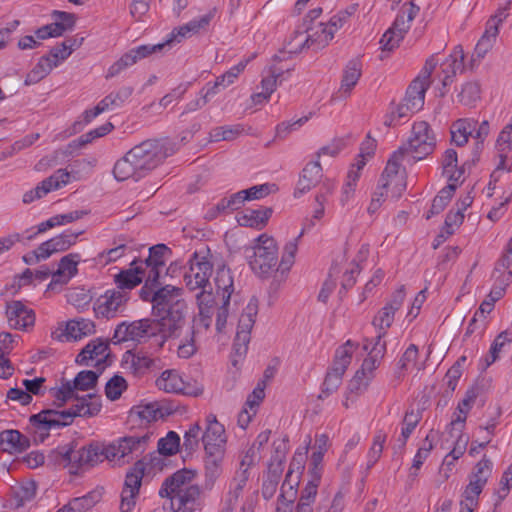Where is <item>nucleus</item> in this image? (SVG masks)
I'll return each instance as SVG.
<instances>
[{
    "label": "nucleus",
    "instance_id": "de8ad7c7",
    "mask_svg": "<svg viewBox=\"0 0 512 512\" xmlns=\"http://www.w3.org/2000/svg\"><path fill=\"white\" fill-rule=\"evenodd\" d=\"M447 431L452 438H456V442L453 449L444 459L445 464L451 465L454 460H457L464 454L467 447V443L469 441V437L464 435L462 432L451 431V429H447Z\"/></svg>",
    "mask_w": 512,
    "mask_h": 512
},
{
    "label": "nucleus",
    "instance_id": "4be33fe9",
    "mask_svg": "<svg viewBox=\"0 0 512 512\" xmlns=\"http://www.w3.org/2000/svg\"><path fill=\"white\" fill-rule=\"evenodd\" d=\"M80 256L77 253H70L61 258L58 269L52 274V281L49 286L53 284H66L68 281L77 274V265Z\"/></svg>",
    "mask_w": 512,
    "mask_h": 512
},
{
    "label": "nucleus",
    "instance_id": "6e6d98bb",
    "mask_svg": "<svg viewBox=\"0 0 512 512\" xmlns=\"http://www.w3.org/2000/svg\"><path fill=\"white\" fill-rule=\"evenodd\" d=\"M387 435L383 431H378L374 435L372 446L367 455V469H371L380 459Z\"/></svg>",
    "mask_w": 512,
    "mask_h": 512
},
{
    "label": "nucleus",
    "instance_id": "39448f33",
    "mask_svg": "<svg viewBox=\"0 0 512 512\" xmlns=\"http://www.w3.org/2000/svg\"><path fill=\"white\" fill-rule=\"evenodd\" d=\"M189 268L184 273V282L190 291L203 287L210 288V277L213 271V255L208 247L196 250L190 257Z\"/></svg>",
    "mask_w": 512,
    "mask_h": 512
},
{
    "label": "nucleus",
    "instance_id": "338daca9",
    "mask_svg": "<svg viewBox=\"0 0 512 512\" xmlns=\"http://www.w3.org/2000/svg\"><path fill=\"white\" fill-rule=\"evenodd\" d=\"M265 381L257 384L254 390L248 395L244 407L256 414L257 408L265 397Z\"/></svg>",
    "mask_w": 512,
    "mask_h": 512
},
{
    "label": "nucleus",
    "instance_id": "a19ab883",
    "mask_svg": "<svg viewBox=\"0 0 512 512\" xmlns=\"http://www.w3.org/2000/svg\"><path fill=\"white\" fill-rule=\"evenodd\" d=\"M94 331V322L85 318L71 320L66 325L67 336L74 340L81 339L84 336L90 335L94 333Z\"/></svg>",
    "mask_w": 512,
    "mask_h": 512
},
{
    "label": "nucleus",
    "instance_id": "f3484780",
    "mask_svg": "<svg viewBox=\"0 0 512 512\" xmlns=\"http://www.w3.org/2000/svg\"><path fill=\"white\" fill-rule=\"evenodd\" d=\"M477 397V388L472 387L465 392L464 398L458 403L456 411L453 413L451 422L447 425V429L463 432L467 415L475 404Z\"/></svg>",
    "mask_w": 512,
    "mask_h": 512
},
{
    "label": "nucleus",
    "instance_id": "aec40b11",
    "mask_svg": "<svg viewBox=\"0 0 512 512\" xmlns=\"http://www.w3.org/2000/svg\"><path fill=\"white\" fill-rule=\"evenodd\" d=\"M109 343L101 338L91 340L77 355L76 363L90 365V361L96 360V366L100 365L108 355Z\"/></svg>",
    "mask_w": 512,
    "mask_h": 512
},
{
    "label": "nucleus",
    "instance_id": "49530a36",
    "mask_svg": "<svg viewBox=\"0 0 512 512\" xmlns=\"http://www.w3.org/2000/svg\"><path fill=\"white\" fill-rule=\"evenodd\" d=\"M203 429L198 422L190 425L183 436L182 448L188 454L195 452L199 448Z\"/></svg>",
    "mask_w": 512,
    "mask_h": 512
},
{
    "label": "nucleus",
    "instance_id": "5fc2aeb1",
    "mask_svg": "<svg viewBox=\"0 0 512 512\" xmlns=\"http://www.w3.org/2000/svg\"><path fill=\"white\" fill-rule=\"evenodd\" d=\"M83 233V231L79 232H69L66 231L64 233H61L51 239L49 241L51 242V245L54 249V252H63L68 250L72 245H74L77 241V238Z\"/></svg>",
    "mask_w": 512,
    "mask_h": 512
},
{
    "label": "nucleus",
    "instance_id": "0eeeda50",
    "mask_svg": "<svg viewBox=\"0 0 512 512\" xmlns=\"http://www.w3.org/2000/svg\"><path fill=\"white\" fill-rule=\"evenodd\" d=\"M436 146V138L430 125L426 121L415 122L408 141L400 146L411 154L414 160H422L430 155Z\"/></svg>",
    "mask_w": 512,
    "mask_h": 512
},
{
    "label": "nucleus",
    "instance_id": "5701e85b",
    "mask_svg": "<svg viewBox=\"0 0 512 512\" xmlns=\"http://www.w3.org/2000/svg\"><path fill=\"white\" fill-rule=\"evenodd\" d=\"M442 71L445 76L442 80L443 88L451 85L457 72L464 70V52L461 46H456L449 57L442 63Z\"/></svg>",
    "mask_w": 512,
    "mask_h": 512
},
{
    "label": "nucleus",
    "instance_id": "e433bc0d",
    "mask_svg": "<svg viewBox=\"0 0 512 512\" xmlns=\"http://www.w3.org/2000/svg\"><path fill=\"white\" fill-rule=\"evenodd\" d=\"M498 34L499 30L494 23L487 22L486 29L476 44L474 55L480 59L484 58L496 43Z\"/></svg>",
    "mask_w": 512,
    "mask_h": 512
},
{
    "label": "nucleus",
    "instance_id": "c03bdc74",
    "mask_svg": "<svg viewBox=\"0 0 512 512\" xmlns=\"http://www.w3.org/2000/svg\"><path fill=\"white\" fill-rule=\"evenodd\" d=\"M166 254H171V250L165 244H157L149 248V255L145 260H139L142 266H154L164 268L166 264Z\"/></svg>",
    "mask_w": 512,
    "mask_h": 512
},
{
    "label": "nucleus",
    "instance_id": "cd10ccee",
    "mask_svg": "<svg viewBox=\"0 0 512 512\" xmlns=\"http://www.w3.org/2000/svg\"><path fill=\"white\" fill-rule=\"evenodd\" d=\"M225 453H207L205 454V481L204 487L206 489H212L216 480L222 473V463L224 460Z\"/></svg>",
    "mask_w": 512,
    "mask_h": 512
},
{
    "label": "nucleus",
    "instance_id": "20e7f679",
    "mask_svg": "<svg viewBox=\"0 0 512 512\" xmlns=\"http://www.w3.org/2000/svg\"><path fill=\"white\" fill-rule=\"evenodd\" d=\"M106 451L108 445L100 443H91L78 450L64 446L53 450L49 459L56 465L68 468L70 474L77 475L81 470L94 467L104 460L111 462Z\"/></svg>",
    "mask_w": 512,
    "mask_h": 512
},
{
    "label": "nucleus",
    "instance_id": "6e6552de",
    "mask_svg": "<svg viewBox=\"0 0 512 512\" xmlns=\"http://www.w3.org/2000/svg\"><path fill=\"white\" fill-rule=\"evenodd\" d=\"M254 247V255L250 260L251 268L262 276L269 275L278 269V248L275 240L266 234L260 235Z\"/></svg>",
    "mask_w": 512,
    "mask_h": 512
},
{
    "label": "nucleus",
    "instance_id": "b1692460",
    "mask_svg": "<svg viewBox=\"0 0 512 512\" xmlns=\"http://www.w3.org/2000/svg\"><path fill=\"white\" fill-rule=\"evenodd\" d=\"M214 282L217 295L221 296L225 305H230V299L234 292V279L231 270L224 264L218 266Z\"/></svg>",
    "mask_w": 512,
    "mask_h": 512
},
{
    "label": "nucleus",
    "instance_id": "72a5a7b5",
    "mask_svg": "<svg viewBox=\"0 0 512 512\" xmlns=\"http://www.w3.org/2000/svg\"><path fill=\"white\" fill-rule=\"evenodd\" d=\"M356 347L357 344L351 340H347L340 346L335 352L333 365L329 371L343 377L347 367L351 363L352 355Z\"/></svg>",
    "mask_w": 512,
    "mask_h": 512
},
{
    "label": "nucleus",
    "instance_id": "bb28decb",
    "mask_svg": "<svg viewBox=\"0 0 512 512\" xmlns=\"http://www.w3.org/2000/svg\"><path fill=\"white\" fill-rule=\"evenodd\" d=\"M305 32L307 33L304 44L310 47L316 45L317 48H323L328 45L334 37V30L322 22L315 26L306 25Z\"/></svg>",
    "mask_w": 512,
    "mask_h": 512
},
{
    "label": "nucleus",
    "instance_id": "052dcab7",
    "mask_svg": "<svg viewBox=\"0 0 512 512\" xmlns=\"http://www.w3.org/2000/svg\"><path fill=\"white\" fill-rule=\"evenodd\" d=\"M500 269V272H497L496 274L493 273V277L496 278V283H498V285L494 286V288L491 290L489 294L491 302L493 303L503 296L505 286L508 285L509 281L512 278L511 271H507V269H502L501 267Z\"/></svg>",
    "mask_w": 512,
    "mask_h": 512
},
{
    "label": "nucleus",
    "instance_id": "58836bf2",
    "mask_svg": "<svg viewBox=\"0 0 512 512\" xmlns=\"http://www.w3.org/2000/svg\"><path fill=\"white\" fill-rule=\"evenodd\" d=\"M293 465H294V463L292 462L289 466V469L285 476V480L282 483L281 493L279 496L280 500H282L283 502H287V503L294 502L296 495H297L296 487L299 484V476H298V474L294 475Z\"/></svg>",
    "mask_w": 512,
    "mask_h": 512
},
{
    "label": "nucleus",
    "instance_id": "8fccbe9b",
    "mask_svg": "<svg viewBox=\"0 0 512 512\" xmlns=\"http://www.w3.org/2000/svg\"><path fill=\"white\" fill-rule=\"evenodd\" d=\"M257 311V300L251 299L239 319L237 332H246L248 336H250L251 329L255 323Z\"/></svg>",
    "mask_w": 512,
    "mask_h": 512
},
{
    "label": "nucleus",
    "instance_id": "6ab92c4d",
    "mask_svg": "<svg viewBox=\"0 0 512 512\" xmlns=\"http://www.w3.org/2000/svg\"><path fill=\"white\" fill-rule=\"evenodd\" d=\"M322 176V167L318 160L307 163L300 174L294 196L300 197L309 192L320 182Z\"/></svg>",
    "mask_w": 512,
    "mask_h": 512
},
{
    "label": "nucleus",
    "instance_id": "774afa93",
    "mask_svg": "<svg viewBox=\"0 0 512 512\" xmlns=\"http://www.w3.org/2000/svg\"><path fill=\"white\" fill-rule=\"evenodd\" d=\"M402 37H399L398 34H395L392 30L388 29L381 37L379 44L380 48L382 50V53L380 55V59L383 60L386 55L384 53L391 52L395 48L399 46L400 41L402 40Z\"/></svg>",
    "mask_w": 512,
    "mask_h": 512
},
{
    "label": "nucleus",
    "instance_id": "0e129e2a",
    "mask_svg": "<svg viewBox=\"0 0 512 512\" xmlns=\"http://www.w3.org/2000/svg\"><path fill=\"white\" fill-rule=\"evenodd\" d=\"M137 61V56H135L133 50H129L108 69L107 78L116 76L122 70L137 63Z\"/></svg>",
    "mask_w": 512,
    "mask_h": 512
},
{
    "label": "nucleus",
    "instance_id": "a878e982",
    "mask_svg": "<svg viewBox=\"0 0 512 512\" xmlns=\"http://www.w3.org/2000/svg\"><path fill=\"white\" fill-rule=\"evenodd\" d=\"M272 212V208L268 207L260 209H246L238 216L237 221L239 225L244 227L262 229L266 226Z\"/></svg>",
    "mask_w": 512,
    "mask_h": 512
},
{
    "label": "nucleus",
    "instance_id": "412c9836",
    "mask_svg": "<svg viewBox=\"0 0 512 512\" xmlns=\"http://www.w3.org/2000/svg\"><path fill=\"white\" fill-rule=\"evenodd\" d=\"M145 270L139 261L134 260L129 269L122 270L115 276L117 288L121 291L131 290L144 279Z\"/></svg>",
    "mask_w": 512,
    "mask_h": 512
},
{
    "label": "nucleus",
    "instance_id": "c85d7f7f",
    "mask_svg": "<svg viewBox=\"0 0 512 512\" xmlns=\"http://www.w3.org/2000/svg\"><path fill=\"white\" fill-rule=\"evenodd\" d=\"M212 19L211 14H206L198 19H193L190 22L186 23L185 25L179 27L178 29H175L170 37L164 42L167 43V45H170L171 43L177 41L180 42L181 39L186 38L188 35L195 34L199 32L201 29H204L207 27Z\"/></svg>",
    "mask_w": 512,
    "mask_h": 512
},
{
    "label": "nucleus",
    "instance_id": "4468645a",
    "mask_svg": "<svg viewBox=\"0 0 512 512\" xmlns=\"http://www.w3.org/2000/svg\"><path fill=\"white\" fill-rule=\"evenodd\" d=\"M5 315L12 329L26 330L35 323L34 311L19 300L6 302Z\"/></svg>",
    "mask_w": 512,
    "mask_h": 512
},
{
    "label": "nucleus",
    "instance_id": "e2e57ef3",
    "mask_svg": "<svg viewBox=\"0 0 512 512\" xmlns=\"http://www.w3.org/2000/svg\"><path fill=\"white\" fill-rule=\"evenodd\" d=\"M127 388L126 380L120 375H114L105 386V394L108 399L117 400Z\"/></svg>",
    "mask_w": 512,
    "mask_h": 512
},
{
    "label": "nucleus",
    "instance_id": "ea45409f",
    "mask_svg": "<svg viewBox=\"0 0 512 512\" xmlns=\"http://www.w3.org/2000/svg\"><path fill=\"white\" fill-rule=\"evenodd\" d=\"M184 379L181 375L172 370H166L162 372L161 376L156 380V385L160 390H163L168 393H177L182 388V383Z\"/></svg>",
    "mask_w": 512,
    "mask_h": 512
},
{
    "label": "nucleus",
    "instance_id": "3c124183",
    "mask_svg": "<svg viewBox=\"0 0 512 512\" xmlns=\"http://www.w3.org/2000/svg\"><path fill=\"white\" fill-rule=\"evenodd\" d=\"M132 92L133 89L131 87H122L118 91L111 92L104 97L99 102V105L103 107L104 112L111 107H119L132 95Z\"/></svg>",
    "mask_w": 512,
    "mask_h": 512
},
{
    "label": "nucleus",
    "instance_id": "79ce46f5",
    "mask_svg": "<svg viewBox=\"0 0 512 512\" xmlns=\"http://www.w3.org/2000/svg\"><path fill=\"white\" fill-rule=\"evenodd\" d=\"M127 353L129 356L126 358L125 362L126 364H129V369H131L132 373L136 376L145 374L155 364V359L143 354L142 352L135 354L130 352Z\"/></svg>",
    "mask_w": 512,
    "mask_h": 512
},
{
    "label": "nucleus",
    "instance_id": "1a4fd4ad",
    "mask_svg": "<svg viewBox=\"0 0 512 512\" xmlns=\"http://www.w3.org/2000/svg\"><path fill=\"white\" fill-rule=\"evenodd\" d=\"M151 338L157 341L154 318H143L132 322L124 321L117 325L113 335L115 343L127 341L146 343Z\"/></svg>",
    "mask_w": 512,
    "mask_h": 512
},
{
    "label": "nucleus",
    "instance_id": "423d86ee",
    "mask_svg": "<svg viewBox=\"0 0 512 512\" xmlns=\"http://www.w3.org/2000/svg\"><path fill=\"white\" fill-rule=\"evenodd\" d=\"M149 440L150 436L148 434L142 436L130 435L109 444L107 452L110 455L111 462L122 465L140 457L147 449Z\"/></svg>",
    "mask_w": 512,
    "mask_h": 512
},
{
    "label": "nucleus",
    "instance_id": "f257e3e1",
    "mask_svg": "<svg viewBox=\"0 0 512 512\" xmlns=\"http://www.w3.org/2000/svg\"><path fill=\"white\" fill-rule=\"evenodd\" d=\"M100 373L91 370L80 371L73 381H65L60 387L50 390L51 396L55 399L54 405L57 407H62L72 399L77 402L69 409H44L30 416V424L34 427L35 433L39 434L41 441L48 437L49 431L71 425L76 417H93L100 412L102 403L99 396L87 394L79 397L76 393L93 389Z\"/></svg>",
    "mask_w": 512,
    "mask_h": 512
},
{
    "label": "nucleus",
    "instance_id": "680f3d73",
    "mask_svg": "<svg viewBox=\"0 0 512 512\" xmlns=\"http://www.w3.org/2000/svg\"><path fill=\"white\" fill-rule=\"evenodd\" d=\"M420 419L421 415L419 412L414 411L413 409L406 412L405 417L403 419L404 427L402 428L401 432L402 438L399 439V441H401L400 448H403L405 446L407 439L418 425Z\"/></svg>",
    "mask_w": 512,
    "mask_h": 512
},
{
    "label": "nucleus",
    "instance_id": "4c0bfd02",
    "mask_svg": "<svg viewBox=\"0 0 512 512\" xmlns=\"http://www.w3.org/2000/svg\"><path fill=\"white\" fill-rule=\"evenodd\" d=\"M457 152L454 149H447L443 156V173L450 182L456 183L464 173L463 167H458Z\"/></svg>",
    "mask_w": 512,
    "mask_h": 512
},
{
    "label": "nucleus",
    "instance_id": "2eb2a0df",
    "mask_svg": "<svg viewBox=\"0 0 512 512\" xmlns=\"http://www.w3.org/2000/svg\"><path fill=\"white\" fill-rule=\"evenodd\" d=\"M70 174L65 169H58L54 174L41 181L34 189L23 195V202L29 204L40 199L52 190H57L69 182Z\"/></svg>",
    "mask_w": 512,
    "mask_h": 512
},
{
    "label": "nucleus",
    "instance_id": "7ed1b4c3",
    "mask_svg": "<svg viewBox=\"0 0 512 512\" xmlns=\"http://www.w3.org/2000/svg\"><path fill=\"white\" fill-rule=\"evenodd\" d=\"M177 146L170 140H145L130 149L113 168L116 180L130 178L138 181L155 169L165 158L173 155Z\"/></svg>",
    "mask_w": 512,
    "mask_h": 512
},
{
    "label": "nucleus",
    "instance_id": "c756f323",
    "mask_svg": "<svg viewBox=\"0 0 512 512\" xmlns=\"http://www.w3.org/2000/svg\"><path fill=\"white\" fill-rule=\"evenodd\" d=\"M113 128L114 125L111 122H106L103 125L81 135L78 139L73 140L67 145L62 153L66 156L72 155L74 150L80 149L83 146L91 143L93 140L107 135L113 130Z\"/></svg>",
    "mask_w": 512,
    "mask_h": 512
},
{
    "label": "nucleus",
    "instance_id": "f8f14e48",
    "mask_svg": "<svg viewBox=\"0 0 512 512\" xmlns=\"http://www.w3.org/2000/svg\"><path fill=\"white\" fill-rule=\"evenodd\" d=\"M144 476V465L141 461L134 464L133 468L126 474L124 487L121 492V512H132L136 500L139 495V490L142 485Z\"/></svg>",
    "mask_w": 512,
    "mask_h": 512
},
{
    "label": "nucleus",
    "instance_id": "bf43d9fd",
    "mask_svg": "<svg viewBox=\"0 0 512 512\" xmlns=\"http://www.w3.org/2000/svg\"><path fill=\"white\" fill-rule=\"evenodd\" d=\"M317 484L308 482L301 493L300 500L296 507V512H312V503L318 489Z\"/></svg>",
    "mask_w": 512,
    "mask_h": 512
},
{
    "label": "nucleus",
    "instance_id": "9d476101",
    "mask_svg": "<svg viewBox=\"0 0 512 512\" xmlns=\"http://www.w3.org/2000/svg\"><path fill=\"white\" fill-rule=\"evenodd\" d=\"M201 442L207 453H225L227 436L224 426L217 420L215 414L205 417V428L201 436Z\"/></svg>",
    "mask_w": 512,
    "mask_h": 512
},
{
    "label": "nucleus",
    "instance_id": "13d9d810",
    "mask_svg": "<svg viewBox=\"0 0 512 512\" xmlns=\"http://www.w3.org/2000/svg\"><path fill=\"white\" fill-rule=\"evenodd\" d=\"M179 447L180 437L174 431L168 432L166 437L161 438L158 441V451L160 454L165 456L174 455L179 451Z\"/></svg>",
    "mask_w": 512,
    "mask_h": 512
},
{
    "label": "nucleus",
    "instance_id": "393cba45",
    "mask_svg": "<svg viewBox=\"0 0 512 512\" xmlns=\"http://www.w3.org/2000/svg\"><path fill=\"white\" fill-rule=\"evenodd\" d=\"M0 446L9 453H21L30 446V441L17 430H5L0 433Z\"/></svg>",
    "mask_w": 512,
    "mask_h": 512
},
{
    "label": "nucleus",
    "instance_id": "ddd939ff",
    "mask_svg": "<svg viewBox=\"0 0 512 512\" xmlns=\"http://www.w3.org/2000/svg\"><path fill=\"white\" fill-rule=\"evenodd\" d=\"M195 477L196 473L193 470H178L164 480L159 490V495L162 498L170 499L176 494L196 486L197 484L194 483Z\"/></svg>",
    "mask_w": 512,
    "mask_h": 512
},
{
    "label": "nucleus",
    "instance_id": "4d7b16f0",
    "mask_svg": "<svg viewBox=\"0 0 512 512\" xmlns=\"http://www.w3.org/2000/svg\"><path fill=\"white\" fill-rule=\"evenodd\" d=\"M407 154L405 152V148H398L397 151H395L390 159L387 162V165L382 172L380 177H383V180L386 179V177H395V176H405L404 173L400 172V166L401 162L403 160L404 155Z\"/></svg>",
    "mask_w": 512,
    "mask_h": 512
},
{
    "label": "nucleus",
    "instance_id": "69168bd1",
    "mask_svg": "<svg viewBox=\"0 0 512 512\" xmlns=\"http://www.w3.org/2000/svg\"><path fill=\"white\" fill-rule=\"evenodd\" d=\"M512 341V338L509 337V333L507 331L501 332L493 341L489 356L487 357V365H491L496 361V359L499 356V353L501 352L502 348L505 346V344L510 343Z\"/></svg>",
    "mask_w": 512,
    "mask_h": 512
},
{
    "label": "nucleus",
    "instance_id": "603ef678",
    "mask_svg": "<svg viewBox=\"0 0 512 512\" xmlns=\"http://www.w3.org/2000/svg\"><path fill=\"white\" fill-rule=\"evenodd\" d=\"M378 185L383 186V189L387 193L390 192L393 198L398 199L406 190V178L405 176H395L386 177V179L383 180V177H380Z\"/></svg>",
    "mask_w": 512,
    "mask_h": 512
},
{
    "label": "nucleus",
    "instance_id": "09e8293b",
    "mask_svg": "<svg viewBox=\"0 0 512 512\" xmlns=\"http://www.w3.org/2000/svg\"><path fill=\"white\" fill-rule=\"evenodd\" d=\"M481 88L476 81L465 83L458 93V101L465 106H472L480 99Z\"/></svg>",
    "mask_w": 512,
    "mask_h": 512
},
{
    "label": "nucleus",
    "instance_id": "c9c22d12",
    "mask_svg": "<svg viewBox=\"0 0 512 512\" xmlns=\"http://www.w3.org/2000/svg\"><path fill=\"white\" fill-rule=\"evenodd\" d=\"M54 67L57 61H52L50 56H42L34 68L26 75L24 84L30 86L44 79Z\"/></svg>",
    "mask_w": 512,
    "mask_h": 512
},
{
    "label": "nucleus",
    "instance_id": "f704fd0d",
    "mask_svg": "<svg viewBox=\"0 0 512 512\" xmlns=\"http://www.w3.org/2000/svg\"><path fill=\"white\" fill-rule=\"evenodd\" d=\"M362 74V65L359 60L353 59L349 61L343 71L341 86L339 93L349 95L352 89L359 81Z\"/></svg>",
    "mask_w": 512,
    "mask_h": 512
},
{
    "label": "nucleus",
    "instance_id": "dca6fc26",
    "mask_svg": "<svg viewBox=\"0 0 512 512\" xmlns=\"http://www.w3.org/2000/svg\"><path fill=\"white\" fill-rule=\"evenodd\" d=\"M127 300L128 294L126 291H121L118 288L108 290L97 299L95 311L103 317L109 318L113 316Z\"/></svg>",
    "mask_w": 512,
    "mask_h": 512
},
{
    "label": "nucleus",
    "instance_id": "37998d69",
    "mask_svg": "<svg viewBox=\"0 0 512 512\" xmlns=\"http://www.w3.org/2000/svg\"><path fill=\"white\" fill-rule=\"evenodd\" d=\"M455 190L456 184L453 182H450L446 187H444L433 199L431 208L426 215V219H430L432 216L442 212L451 200Z\"/></svg>",
    "mask_w": 512,
    "mask_h": 512
},
{
    "label": "nucleus",
    "instance_id": "864d4df0",
    "mask_svg": "<svg viewBox=\"0 0 512 512\" xmlns=\"http://www.w3.org/2000/svg\"><path fill=\"white\" fill-rule=\"evenodd\" d=\"M304 232L305 229H302L300 234L296 238L289 241L284 246L282 259L280 264L278 265V268H281L282 272L288 271L291 268L292 264L294 263V258L298 250V240L304 235Z\"/></svg>",
    "mask_w": 512,
    "mask_h": 512
},
{
    "label": "nucleus",
    "instance_id": "7c9ffc66",
    "mask_svg": "<svg viewBox=\"0 0 512 512\" xmlns=\"http://www.w3.org/2000/svg\"><path fill=\"white\" fill-rule=\"evenodd\" d=\"M478 124L477 120L472 118H462L456 120L451 126V140L457 146H464L469 137L473 135Z\"/></svg>",
    "mask_w": 512,
    "mask_h": 512
},
{
    "label": "nucleus",
    "instance_id": "473e14b6",
    "mask_svg": "<svg viewBox=\"0 0 512 512\" xmlns=\"http://www.w3.org/2000/svg\"><path fill=\"white\" fill-rule=\"evenodd\" d=\"M429 87V83L423 80L415 78L408 86L404 101H406L410 109L413 111H419L422 109L425 100V93Z\"/></svg>",
    "mask_w": 512,
    "mask_h": 512
},
{
    "label": "nucleus",
    "instance_id": "a18cd8bd",
    "mask_svg": "<svg viewBox=\"0 0 512 512\" xmlns=\"http://www.w3.org/2000/svg\"><path fill=\"white\" fill-rule=\"evenodd\" d=\"M248 478L249 473L247 472V469H243L236 472V475L232 479L229 486V493L227 499L229 505H234L237 503L239 497L243 492L244 487L247 484Z\"/></svg>",
    "mask_w": 512,
    "mask_h": 512
},
{
    "label": "nucleus",
    "instance_id": "9b49d317",
    "mask_svg": "<svg viewBox=\"0 0 512 512\" xmlns=\"http://www.w3.org/2000/svg\"><path fill=\"white\" fill-rule=\"evenodd\" d=\"M405 299L404 286L396 290L391 299L381 308L372 320V325L378 330L375 341L383 342L382 338L386 335L387 330L392 326L395 313L402 307Z\"/></svg>",
    "mask_w": 512,
    "mask_h": 512
},
{
    "label": "nucleus",
    "instance_id": "a211bd4d",
    "mask_svg": "<svg viewBox=\"0 0 512 512\" xmlns=\"http://www.w3.org/2000/svg\"><path fill=\"white\" fill-rule=\"evenodd\" d=\"M172 512H194L200 506L201 489L198 485L170 498Z\"/></svg>",
    "mask_w": 512,
    "mask_h": 512
},
{
    "label": "nucleus",
    "instance_id": "2f4dec72",
    "mask_svg": "<svg viewBox=\"0 0 512 512\" xmlns=\"http://www.w3.org/2000/svg\"><path fill=\"white\" fill-rule=\"evenodd\" d=\"M386 352V343L376 340L373 347L370 349L368 356L364 359L361 368L358 370L360 374L367 375L369 378H374V371L380 365L381 359Z\"/></svg>",
    "mask_w": 512,
    "mask_h": 512
},
{
    "label": "nucleus",
    "instance_id": "f03ea898",
    "mask_svg": "<svg viewBox=\"0 0 512 512\" xmlns=\"http://www.w3.org/2000/svg\"><path fill=\"white\" fill-rule=\"evenodd\" d=\"M181 289L166 285L153 295V315L156 325L157 348L161 349L165 342L180 338L193 329L187 325V305L179 299Z\"/></svg>",
    "mask_w": 512,
    "mask_h": 512
}]
</instances>
